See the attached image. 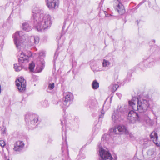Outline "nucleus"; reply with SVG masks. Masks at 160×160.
I'll return each mask as SVG.
<instances>
[{
    "mask_svg": "<svg viewBox=\"0 0 160 160\" xmlns=\"http://www.w3.org/2000/svg\"><path fill=\"white\" fill-rule=\"evenodd\" d=\"M131 76H132V75L131 74H128V76H129V77L128 78V82L130 80V78L131 77Z\"/></svg>",
    "mask_w": 160,
    "mask_h": 160,
    "instance_id": "e433bc0d",
    "label": "nucleus"
},
{
    "mask_svg": "<svg viewBox=\"0 0 160 160\" xmlns=\"http://www.w3.org/2000/svg\"><path fill=\"white\" fill-rule=\"evenodd\" d=\"M116 94H117V95H118V97H119V98H121V94H120V93H117Z\"/></svg>",
    "mask_w": 160,
    "mask_h": 160,
    "instance_id": "ea45409f",
    "label": "nucleus"
},
{
    "mask_svg": "<svg viewBox=\"0 0 160 160\" xmlns=\"http://www.w3.org/2000/svg\"><path fill=\"white\" fill-rule=\"evenodd\" d=\"M42 105L44 107H46L49 106L48 102L47 100H45L42 103Z\"/></svg>",
    "mask_w": 160,
    "mask_h": 160,
    "instance_id": "cd10ccee",
    "label": "nucleus"
},
{
    "mask_svg": "<svg viewBox=\"0 0 160 160\" xmlns=\"http://www.w3.org/2000/svg\"><path fill=\"white\" fill-rule=\"evenodd\" d=\"M38 116L35 114L29 113L26 115L25 120L26 124L30 126L34 125L38 121Z\"/></svg>",
    "mask_w": 160,
    "mask_h": 160,
    "instance_id": "39448f33",
    "label": "nucleus"
},
{
    "mask_svg": "<svg viewBox=\"0 0 160 160\" xmlns=\"http://www.w3.org/2000/svg\"><path fill=\"white\" fill-rule=\"evenodd\" d=\"M151 101L148 95L140 98L133 97L128 101V106H125L124 108L118 106L117 109L113 111L112 115V121L116 123H119L125 112L128 113V119L131 123L140 121L143 118L144 113H147L146 112L150 107Z\"/></svg>",
    "mask_w": 160,
    "mask_h": 160,
    "instance_id": "f257e3e1",
    "label": "nucleus"
},
{
    "mask_svg": "<svg viewBox=\"0 0 160 160\" xmlns=\"http://www.w3.org/2000/svg\"><path fill=\"white\" fill-rule=\"evenodd\" d=\"M33 25L35 29L38 32H42L50 28L52 23L51 16L43 14V11L40 8L35 7L32 11Z\"/></svg>",
    "mask_w": 160,
    "mask_h": 160,
    "instance_id": "f03ea898",
    "label": "nucleus"
},
{
    "mask_svg": "<svg viewBox=\"0 0 160 160\" xmlns=\"http://www.w3.org/2000/svg\"><path fill=\"white\" fill-rule=\"evenodd\" d=\"M39 54L41 56H45V52L42 51L40 52Z\"/></svg>",
    "mask_w": 160,
    "mask_h": 160,
    "instance_id": "c9c22d12",
    "label": "nucleus"
},
{
    "mask_svg": "<svg viewBox=\"0 0 160 160\" xmlns=\"http://www.w3.org/2000/svg\"><path fill=\"white\" fill-rule=\"evenodd\" d=\"M53 141V138L51 137H48V140L47 141V142L48 144L52 143Z\"/></svg>",
    "mask_w": 160,
    "mask_h": 160,
    "instance_id": "7c9ffc66",
    "label": "nucleus"
},
{
    "mask_svg": "<svg viewBox=\"0 0 160 160\" xmlns=\"http://www.w3.org/2000/svg\"><path fill=\"white\" fill-rule=\"evenodd\" d=\"M153 113L155 114V113H156L157 112H158V110H156V108H153V109L152 110Z\"/></svg>",
    "mask_w": 160,
    "mask_h": 160,
    "instance_id": "72a5a7b5",
    "label": "nucleus"
},
{
    "mask_svg": "<svg viewBox=\"0 0 160 160\" xmlns=\"http://www.w3.org/2000/svg\"><path fill=\"white\" fill-rule=\"evenodd\" d=\"M159 50V48L156 45H154L151 48V50L152 52H157Z\"/></svg>",
    "mask_w": 160,
    "mask_h": 160,
    "instance_id": "b1692460",
    "label": "nucleus"
},
{
    "mask_svg": "<svg viewBox=\"0 0 160 160\" xmlns=\"http://www.w3.org/2000/svg\"><path fill=\"white\" fill-rule=\"evenodd\" d=\"M92 86L93 89H97L99 87V83L96 80H94L92 82Z\"/></svg>",
    "mask_w": 160,
    "mask_h": 160,
    "instance_id": "aec40b11",
    "label": "nucleus"
},
{
    "mask_svg": "<svg viewBox=\"0 0 160 160\" xmlns=\"http://www.w3.org/2000/svg\"><path fill=\"white\" fill-rule=\"evenodd\" d=\"M129 137L131 138H132L133 136L132 135L131 133L129 134Z\"/></svg>",
    "mask_w": 160,
    "mask_h": 160,
    "instance_id": "79ce46f5",
    "label": "nucleus"
},
{
    "mask_svg": "<svg viewBox=\"0 0 160 160\" xmlns=\"http://www.w3.org/2000/svg\"><path fill=\"white\" fill-rule=\"evenodd\" d=\"M47 6L50 9H54L57 8L59 5V1L58 0H46Z\"/></svg>",
    "mask_w": 160,
    "mask_h": 160,
    "instance_id": "1a4fd4ad",
    "label": "nucleus"
},
{
    "mask_svg": "<svg viewBox=\"0 0 160 160\" xmlns=\"http://www.w3.org/2000/svg\"><path fill=\"white\" fill-rule=\"evenodd\" d=\"M20 57L18 58V62L20 64L22 63H27L28 61L29 57L23 53H20Z\"/></svg>",
    "mask_w": 160,
    "mask_h": 160,
    "instance_id": "f8f14e48",
    "label": "nucleus"
},
{
    "mask_svg": "<svg viewBox=\"0 0 160 160\" xmlns=\"http://www.w3.org/2000/svg\"><path fill=\"white\" fill-rule=\"evenodd\" d=\"M147 113H144V114H145L146 115H145V114H144L143 116V119H141H141H145L144 118V116L147 117V119L145 120L146 122V124L149 126H152L154 124V122L151 119L148 117H147V115L146 114Z\"/></svg>",
    "mask_w": 160,
    "mask_h": 160,
    "instance_id": "f3484780",
    "label": "nucleus"
},
{
    "mask_svg": "<svg viewBox=\"0 0 160 160\" xmlns=\"http://www.w3.org/2000/svg\"><path fill=\"white\" fill-rule=\"evenodd\" d=\"M54 87V83L53 82H52L49 84L48 88L50 90H52Z\"/></svg>",
    "mask_w": 160,
    "mask_h": 160,
    "instance_id": "c85d7f7f",
    "label": "nucleus"
},
{
    "mask_svg": "<svg viewBox=\"0 0 160 160\" xmlns=\"http://www.w3.org/2000/svg\"><path fill=\"white\" fill-rule=\"evenodd\" d=\"M24 146L23 142L18 141L16 142L14 144V150L15 151H19L22 150Z\"/></svg>",
    "mask_w": 160,
    "mask_h": 160,
    "instance_id": "9b49d317",
    "label": "nucleus"
},
{
    "mask_svg": "<svg viewBox=\"0 0 160 160\" xmlns=\"http://www.w3.org/2000/svg\"><path fill=\"white\" fill-rule=\"evenodd\" d=\"M16 85L20 92L25 91L26 87V81L23 77H21L16 80Z\"/></svg>",
    "mask_w": 160,
    "mask_h": 160,
    "instance_id": "0eeeda50",
    "label": "nucleus"
},
{
    "mask_svg": "<svg viewBox=\"0 0 160 160\" xmlns=\"http://www.w3.org/2000/svg\"><path fill=\"white\" fill-rule=\"evenodd\" d=\"M5 143L3 140H0V146L2 147L5 145Z\"/></svg>",
    "mask_w": 160,
    "mask_h": 160,
    "instance_id": "473e14b6",
    "label": "nucleus"
},
{
    "mask_svg": "<svg viewBox=\"0 0 160 160\" xmlns=\"http://www.w3.org/2000/svg\"><path fill=\"white\" fill-rule=\"evenodd\" d=\"M106 102V100L105 101V102H104V104H105V103ZM104 105H103V107H104Z\"/></svg>",
    "mask_w": 160,
    "mask_h": 160,
    "instance_id": "49530a36",
    "label": "nucleus"
},
{
    "mask_svg": "<svg viewBox=\"0 0 160 160\" xmlns=\"http://www.w3.org/2000/svg\"><path fill=\"white\" fill-rule=\"evenodd\" d=\"M66 148L67 149V152L68 153V147L67 146V144L66 143L65 144H63L62 147V153L63 154L64 150H65V148Z\"/></svg>",
    "mask_w": 160,
    "mask_h": 160,
    "instance_id": "bb28decb",
    "label": "nucleus"
},
{
    "mask_svg": "<svg viewBox=\"0 0 160 160\" xmlns=\"http://www.w3.org/2000/svg\"><path fill=\"white\" fill-rule=\"evenodd\" d=\"M125 83H126V82H127V81H125Z\"/></svg>",
    "mask_w": 160,
    "mask_h": 160,
    "instance_id": "09e8293b",
    "label": "nucleus"
},
{
    "mask_svg": "<svg viewBox=\"0 0 160 160\" xmlns=\"http://www.w3.org/2000/svg\"><path fill=\"white\" fill-rule=\"evenodd\" d=\"M114 3L115 4V6L116 10L120 15H121L124 14L125 12L124 7L122 4L121 3L120 0L115 1Z\"/></svg>",
    "mask_w": 160,
    "mask_h": 160,
    "instance_id": "6e6552de",
    "label": "nucleus"
},
{
    "mask_svg": "<svg viewBox=\"0 0 160 160\" xmlns=\"http://www.w3.org/2000/svg\"><path fill=\"white\" fill-rule=\"evenodd\" d=\"M38 66L40 67V68L42 71L45 66V62L44 59H41L40 60L38 61Z\"/></svg>",
    "mask_w": 160,
    "mask_h": 160,
    "instance_id": "6ab92c4d",
    "label": "nucleus"
},
{
    "mask_svg": "<svg viewBox=\"0 0 160 160\" xmlns=\"http://www.w3.org/2000/svg\"><path fill=\"white\" fill-rule=\"evenodd\" d=\"M14 68L16 72H18L22 69V66L19 64H15L14 65Z\"/></svg>",
    "mask_w": 160,
    "mask_h": 160,
    "instance_id": "412c9836",
    "label": "nucleus"
},
{
    "mask_svg": "<svg viewBox=\"0 0 160 160\" xmlns=\"http://www.w3.org/2000/svg\"><path fill=\"white\" fill-rule=\"evenodd\" d=\"M2 134H5V133H6V130H5V129H4V130H3V131H2Z\"/></svg>",
    "mask_w": 160,
    "mask_h": 160,
    "instance_id": "a19ab883",
    "label": "nucleus"
},
{
    "mask_svg": "<svg viewBox=\"0 0 160 160\" xmlns=\"http://www.w3.org/2000/svg\"><path fill=\"white\" fill-rule=\"evenodd\" d=\"M144 2H141V3H140L139 4H142V3H144Z\"/></svg>",
    "mask_w": 160,
    "mask_h": 160,
    "instance_id": "de8ad7c7",
    "label": "nucleus"
},
{
    "mask_svg": "<svg viewBox=\"0 0 160 160\" xmlns=\"http://www.w3.org/2000/svg\"><path fill=\"white\" fill-rule=\"evenodd\" d=\"M152 42L154 43H155V40H153L152 41Z\"/></svg>",
    "mask_w": 160,
    "mask_h": 160,
    "instance_id": "c03bdc74",
    "label": "nucleus"
},
{
    "mask_svg": "<svg viewBox=\"0 0 160 160\" xmlns=\"http://www.w3.org/2000/svg\"><path fill=\"white\" fill-rule=\"evenodd\" d=\"M27 36L22 32H17L13 35L14 43L18 49H20L23 45Z\"/></svg>",
    "mask_w": 160,
    "mask_h": 160,
    "instance_id": "7ed1b4c3",
    "label": "nucleus"
},
{
    "mask_svg": "<svg viewBox=\"0 0 160 160\" xmlns=\"http://www.w3.org/2000/svg\"><path fill=\"white\" fill-rule=\"evenodd\" d=\"M112 96L110 98V102H111V101H112Z\"/></svg>",
    "mask_w": 160,
    "mask_h": 160,
    "instance_id": "37998d69",
    "label": "nucleus"
},
{
    "mask_svg": "<svg viewBox=\"0 0 160 160\" xmlns=\"http://www.w3.org/2000/svg\"><path fill=\"white\" fill-rule=\"evenodd\" d=\"M73 99L72 94L71 93L68 92L66 93L65 98L63 100H60L58 103L64 111V109L68 107L72 103Z\"/></svg>",
    "mask_w": 160,
    "mask_h": 160,
    "instance_id": "20e7f679",
    "label": "nucleus"
},
{
    "mask_svg": "<svg viewBox=\"0 0 160 160\" xmlns=\"http://www.w3.org/2000/svg\"><path fill=\"white\" fill-rule=\"evenodd\" d=\"M104 113V112L103 111V110L102 109L101 112V114L99 116V119L103 118Z\"/></svg>",
    "mask_w": 160,
    "mask_h": 160,
    "instance_id": "c756f323",
    "label": "nucleus"
},
{
    "mask_svg": "<svg viewBox=\"0 0 160 160\" xmlns=\"http://www.w3.org/2000/svg\"><path fill=\"white\" fill-rule=\"evenodd\" d=\"M136 22H137V25H138V23H139L138 21H136Z\"/></svg>",
    "mask_w": 160,
    "mask_h": 160,
    "instance_id": "a18cd8bd",
    "label": "nucleus"
},
{
    "mask_svg": "<svg viewBox=\"0 0 160 160\" xmlns=\"http://www.w3.org/2000/svg\"><path fill=\"white\" fill-rule=\"evenodd\" d=\"M150 138L155 145L159 147L160 145V142L158 140V136L157 133L153 131L150 135Z\"/></svg>",
    "mask_w": 160,
    "mask_h": 160,
    "instance_id": "9d476101",
    "label": "nucleus"
},
{
    "mask_svg": "<svg viewBox=\"0 0 160 160\" xmlns=\"http://www.w3.org/2000/svg\"><path fill=\"white\" fill-rule=\"evenodd\" d=\"M110 64V62L108 60L104 59L102 62V66L104 67L108 66Z\"/></svg>",
    "mask_w": 160,
    "mask_h": 160,
    "instance_id": "393cba45",
    "label": "nucleus"
},
{
    "mask_svg": "<svg viewBox=\"0 0 160 160\" xmlns=\"http://www.w3.org/2000/svg\"><path fill=\"white\" fill-rule=\"evenodd\" d=\"M133 160H142L141 159H139L137 158L136 157H134L133 159Z\"/></svg>",
    "mask_w": 160,
    "mask_h": 160,
    "instance_id": "58836bf2",
    "label": "nucleus"
},
{
    "mask_svg": "<svg viewBox=\"0 0 160 160\" xmlns=\"http://www.w3.org/2000/svg\"><path fill=\"white\" fill-rule=\"evenodd\" d=\"M62 128H63V127L62 128ZM63 132L64 133V135L65 136H66V131H63V129H62V136L63 138Z\"/></svg>",
    "mask_w": 160,
    "mask_h": 160,
    "instance_id": "4c0bfd02",
    "label": "nucleus"
},
{
    "mask_svg": "<svg viewBox=\"0 0 160 160\" xmlns=\"http://www.w3.org/2000/svg\"><path fill=\"white\" fill-rule=\"evenodd\" d=\"M138 67L141 68L142 70H143L144 69V64L143 62H141L138 65Z\"/></svg>",
    "mask_w": 160,
    "mask_h": 160,
    "instance_id": "2f4dec72",
    "label": "nucleus"
},
{
    "mask_svg": "<svg viewBox=\"0 0 160 160\" xmlns=\"http://www.w3.org/2000/svg\"><path fill=\"white\" fill-rule=\"evenodd\" d=\"M145 62L146 63L148 64L147 65L148 67H152L155 64L154 59L152 58H151L150 57L148 58L146 60Z\"/></svg>",
    "mask_w": 160,
    "mask_h": 160,
    "instance_id": "2eb2a0df",
    "label": "nucleus"
},
{
    "mask_svg": "<svg viewBox=\"0 0 160 160\" xmlns=\"http://www.w3.org/2000/svg\"><path fill=\"white\" fill-rule=\"evenodd\" d=\"M22 29L26 32H29L32 30V27L30 26L28 22H24L22 23Z\"/></svg>",
    "mask_w": 160,
    "mask_h": 160,
    "instance_id": "dca6fc26",
    "label": "nucleus"
},
{
    "mask_svg": "<svg viewBox=\"0 0 160 160\" xmlns=\"http://www.w3.org/2000/svg\"><path fill=\"white\" fill-rule=\"evenodd\" d=\"M100 129V126L98 124L96 125L94 128V133L96 134L98 133V132Z\"/></svg>",
    "mask_w": 160,
    "mask_h": 160,
    "instance_id": "5701e85b",
    "label": "nucleus"
},
{
    "mask_svg": "<svg viewBox=\"0 0 160 160\" xmlns=\"http://www.w3.org/2000/svg\"><path fill=\"white\" fill-rule=\"evenodd\" d=\"M147 153L149 158H154L156 155V149L155 148L150 149L147 151Z\"/></svg>",
    "mask_w": 160,
    "mask_h": 160,
    "instance_id": "ddd939ff",
    "label": "nucleus"
},
{
    "mask_svg": "<svg viewBox=\"0 0 160 160\" xmlns=\"http://www.w3.org/2000/svg\"><path fill=\"white\" fill-rule=\"evenodd\" d=\"M60 121L61 122V123L62 125H63L64 124H65V125H66V121L65 120H60Z\"/></svg>",
    "mask_w": 160,
    "mask_h": 160,
    "instance_id": "f704fd0d",
    "label": "nucleus"
},
{
    "mask_svg": "<svg viewBox=\"0 0 160 160\" xmlns=\"http://www.w3.org/2000/svg\"><path fill=\"white\" fill-rule=\"evenodd\" d=\"M118 87L119 86L118 84H112L110 85L109 88L111 89L112 92H114L117 90Z\"/></svg>",
    "mask_w": 160,
    "mask_h": 160,
    "instance_id": "4be33fe9",
    "label": "nucleus"
},
{
    "mask_svg": "<svg viewBox=\"0 0 160 160\" xmlns=\"http://www.w3.org/2000/svg\"><path fill=\"white\" fill-rule=\"evenodd\" d=\"M30 41L31 45H33L34 44H38L39 42V38L37 36H32L30 37Z\"/></svg>",
    "mask_w": 160,
    "mask_h": 160,
    "instance_id": "4468645a",
    "label": "nucleus"
},
{
    "mask_svg": "<svg viewBox=\"0 0 160 160\" xmlns=\"http://www.w3.org/2000/svg\"><path fill=\"white\" fill-rule=\"evenodd\" d=\"M34 67L35 64L33 62L29 64V68L30 72H32L33 71Z\"/></svg>",
    "mask_w": 160,
    "mask_h": 160,
    "instance_id": "a878e982",
    "label": "nucleus"
},
{
    "mask_svg": "<svg viewBox=\"0 0 160 160\" xmlns=\"http://www.w3.org/2000/svg\"><path fill=\"white\" fill-rule=\"evenodd\" d=\"M88 105L91 109H95L96 107V103L94 100H90L88 101Z\"/></svg>",
    "mask_w": 160,
    "mask_h": 160,
    "instance_id": "a211bd4d",
    "label": "nucleus"
},
{
    "mask_svg": "<svg viewBox=\"0 0 160 160\" xmlns=\"http://www.w3.org/2000/svg\"><path fill=\"white\" fill-rule=\"evenodd\" d=\"M110 132L111 133L113 132L116 134H118L119 133L126 134L128 133V132L126 127L124 125H121L116 126L113 128H111L110 129Z\"/></svg>",
    "mask_w": 160,
    "mask_h": 160,
    "instance_id": "423d86ee",
    "label": "nucleus"
},
{
    "mask_svg": "<svg viewBox=\"0 0 160 160\" xmlns=\"http://www.w3.org/2000/svg\"><path fill=\"white\" fill-rule=\"evenodd\" d=\"M8 160H9V159H8Z\"/></svg>",
    "mask_w": 160,
    "mask_h": 160,
    "instance_id": "8fccbe9b",
    "label": "nucleus"
}]
</instances>
